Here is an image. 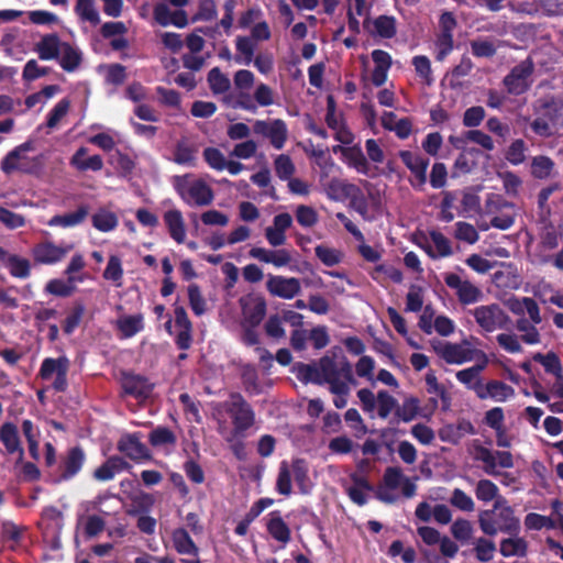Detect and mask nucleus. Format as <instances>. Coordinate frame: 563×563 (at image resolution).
Returning a JSON list of instances; mask_svg holds the SVG:
<instances>
[{
  "instance_id": "6e6552de",
  "label": "nucleus",
  "mask_w": 563,
  "mask_h": 563,
  "mask_svg": "<svg viewBox=\"0 0 563 563\" xmlns=\"http://www.w3.org/2000/svg\"><path fill=\"white\" fill-rule=\"evenodd\" d=\"M68 369L69 361L67 357H47L42 362L38 375L43 380L48 382L56 391H65Z\"/></svg>"
},
{
  "instance_id": "4468645a",
  "label": "nucleus",
  "mask_w": 563,
  "mask_h": 563,
  "mask_svg": "<svg viewBox=\"0 0 563 563\" xmlns=\"http://www.w3.org/2000/svg\"><path fill=\"white\" fill-rule=\"evenodd\" d=\"M33 150L31 142H25L13 151L9 152L1 162V169L5 174L13 172H26L30 168L31 162L27 157V153Z\"/></svg>"
},
{
  "instance_id": "393cba45",
  "label": "nucleus",
  "mask_w": 563,
  "mask_h": 563,
  "mask_svg": "<svg viewBox=\"0 0 563 563\" xmlns=\"http://www.w3.org/2000/svg\"><path fill=\"white\" fill-rule=\"evenodd\" d=\"M122 387L126 394L136 398H147L153 389V385L146 378L134 374L123 375Z\"/></svg>"
},
{
  "instance_id": "603ef678",
  "label": "nucleus",
  "mask_w": 563,
  "mask_h": 563,
  "mask_svg": "<svg viewBox=\"0 0 563 563\" xmlns=\"http://www.w3.org/2000/svg\"><path fill=\"white\" fill-rule=\"evenodd\" d=\"M76 14L91 25H98L101 21L95 0H77L75 5Z\"/></svg>"
},
{
  "instance_id": "6ab92c4d",
  "label": "nucleus",
  "mask_w": 563,
  "mask_h": 563,
  "mask_svg": "<svg viewBox=\"0 0 563 563\" xmlns=\"http://www.w3.org/2000/svg\"><path fill=\"white\" fill-rule=\"evenodd\" d=\"M118 449L136 462L151 457L148 449L141 442V439L136 434L123 435L118 443Z\"/></svg>"
},
{
  "instance_id": "a878e982",
  "label": "nucleus",
  "mask_w": 563,
  "mask_h": 563,
  "mask_svg": "<svg viewBox=\"0 0 563 563\" xmlns=\"http://www.w3.org/2000/svg\"><path fill=\"white\" fill-rule=\"evenodd\" d=\"M0 440L9 454L18 453L19 460L21 461L23 459L24 450L21 445L19 431L15 424L12 422L3 423L0 428Z\"/></svg>"
},
{
  "instance_id": "4d7b16f0",
  "label": "nucleus",
  "mask_w": 563,
  "mask_h": 563,
  "mask_svg": "<svg viewBox=\"0 0 563 563\" xmlns=\"http://www.w3.org/2000/svg\"><path fill=\"white\" fill-rule=\"evenodd\" d=\"M397 399L386 390L376 394V411L379 418L386 419L397 409Z\"/></svg>"
},
{
  "instance_id": "8fccbe9b",
  "label": "nucleus",
  "mask_w": 563,
  "mask_h": 563,
  "mask_svg": "<svg viewBox=\"0 0 563 563\" xmlns=\"http://www.w3.org/2000/svg\"><path fill=\"white\" fill-rule=\"evenodd\" d=\"M343 155H344L349 166L353 167L360 174L368 175L371 166H369V163H368L366 156L361 151V148H357V147L345 148L343 152Z\"/></svg>"
},
{
  "instance_id": "79ce46f5",
  "label": "nucleus",
  "mask_w": 563,
  "mask_h": 563,
  "mask_svg": "<svg viewBox=\"0 0 563 563\" xmlns=\"http://www.w3.org/2000/svg\"><path fill=\"white\" fill-rule=\"evenodd\" d=\"M325 121L328 126L334 131L335 139L339 142L343 144H349L352 142V133L344 126V124L341 121V118L335 113L331 100L328 113L325 115Z\"/></svg>"
},
{
  "instance_id": "6e6d98bb",
  "label": "nucleus",
  "mask_w": 563,
  "mask_h": 563,
  "mask_svg": "<svg viewBox=\"0 0 563 563\" xmlns=\"http://www.w3.org/2000/svg\"><path fill=\"white\" fill-rule=\"evenodd\" d=\"M500 553L505 558L523 556L527 553V542L517 536L504 539L500 542Z\"/></svg>"
},
{
  "instance_id": "ea45409f",
  "label": "nucleus",
  "mask_w": 563,
  "mask_h": 563,
  "mask_svg": "<svg viewBox=\"0 0 563 563\" xmlns=\"http://www.w3.org/2000/svg\"><path fill=\"white\" fill-rule=\"evenodd\" d=\"M173 161L178 165L195 167L197 165V148L186 141H180L173 152Z\"/></svg>"
},
{
  "instance_id": "49530a36",
  "label": "nucleus",
  "mask_w": 563,
  "mask_h": 563,
  "mask_svg": "<svg viewBox=\"0 0 563 563\" xmlns=\"http://www.w3.org/2000/svg\"><path fill=\"white\" fill-rule=\"evenodd\" d=\"M532 360L542 365L544 372L552 376H560L563 373V365L559 355L549 351L548 353H534Z\"/></svg>"
},
{
  "instance_id": "412c9836",
  "label": "nucleus",
  "mask_w": 563,
  "mask_h": 563,
  "mask_svg": "<svg viewBox=\"0 0 563 563\" xmlns=\"http://www.w3.org/2000/svg\"><path fill=\"white\" fill-rule=\"evenodd\" d=\"M475 433L473 423L468 420L462 419L454 424H446L439 431L441 441L451 444H457L466 435Z\"/></svg>"
},
{
  "instance_id": "a18cd8bd",
  "label": "nucleus",
  "mask_w": 563,
  "mask_h": 563,
  "mask_svg": "<svg viewBox=\"0 0 563 563\" xmlns=\"http://www.w3.org/2000/svg\"><path fill=\"white\" fill-rule=\"evenodd\" d=\"M297 377L303 382H310L318 385H322L323 371H322V358L314 364H302L299 363L295 366Z\"/></svg>"
},
{
  "instance_id": "774afa93",
  "label": "nucleus",
  "mask_w": 563,
  "mask_h": 563,
  "mask_svg": "<svg viewBox=\"0 0 563 563\" xmlns=\"http://www.w3.org/2000/svg\"><path fill=\"white\" fill-rule=\"evenodd\" d=\"M209 87L213 93H223L230 88L229 78L219 68H212L208 74Z\"/></svg>"
},
{
  "instance_id": "13d9d810",
  "label": "nucleus",
  "mask_w": 563,
  "mask_h": 563,
  "mask_svg": "<svg viewBox=\"0 0 563 563\" xmlns=\"http://www.w3.org/2000/svg\"><path fill=\"white\" fill-rule=\"evenodd\" d=\"M456 379L463 384L466 388L473 390L476 396L481 391L483 387L484 380L482 376L476 374V371H473L471 367L461 369L455 375Z\"/></svg>"
},
{
  "instance_id": "680f3d73",
  "label": "nucleus",
  "mask_w": 563,
  "mask_h": 563,
  "mask_svg": "<svg viewBox=\"0 0 563 563\" xmlns=\"http://www.w3.org/2000/svg\"><path fill=\"white\" fill-rule=\"evenodd\" d=\"M497 176L503 183V188L506 195L510 197H517L519 195L522 180L517 174L507 170L497 173Z\"/></svg>"
},
{
  "instance_id": "864d4df0",
  "label": "nucleus",
  "mask_w": 563,
  "mask_h": 563,
  "mask_svg": "<svg viewBox=\"0 0 563 563\" xmlns=\"http://www.w3.org/2000/svg\"><path fill=\"white\" fill-rule=\"evenodd\" d=\"M541 232H540V241L541 245L547 250H554L558 247L562 234L556 230V228L548 218L545 221H540Z\"/></svg>"
},
{
  "instance_id": "5fc2aeb1",
  "label": "nucleus",
  "mask_w": 563,
  "mask_h": 563,
  "mask_svg": "<svg viewBox=\"0 0 563 563\" xmlns=\"http://www.w3.org/2000/svg\"><path fill=\"white\" fill-rule=\"evenodd\" d=\"M496 342L501 350L509 354H519L523 351L521 339L514 332H500L496 335Z\"/></svg>"
},
{
  "instance_id": "f8f14e48",
  "label": "nucleus",
  "mask_w": 563,
  "mask_h": 563,
  "mask_svg": "<svg viewBox=\"0 0 563 563\" xmlns=\"http://www.w3.org/2000/svg\"><path fill=\"white\" fill-rule=\"evenodd\" d=\"M73 247V244L57 245L45 241L33 249V257L37 263L53 265L63 261Z\"/></svg>"
},
{
  "instance_id": "052dcab7",
  "label": "nucleus",
  "mask_w": 563,
  "mask_h": 563,
  "mask_svg": "<svg viewBox=\"0 0 563 563\" xmlns=\"http://www.w3.org/2000/svg\"><path fill=\"white\" fill-rule=\"evenodd\" d=\"M527 145L523 140L517 139L508 146L505 157L514 166L525 163L527 158Z\"/></svg>"
},
{
  "instance_id": "423d86ee",
  "label": "nucleus",
  "mask_w": 563,
  "mask_h": 563,
  "mask_svg": "<svg viewBox=\"0 0 563 563\" xmlns=\"http://www.w3.org/2000/svg\"><path fill=\"white\" fill-rule=\"evenodd\" d=\"M470 453L475 461L483 464V471L490 476L499 475L500 468L514 466V457L510 452L492 450L482 445L478 440L473 441Z\"/></svg>"
},
{
  "instance_id": "0e129e2a",
  "label": "nucleus",
  "mask_w": 563,
  "mask_h": 563,
  "mask_svg": "<svg viewBox=\"0 0 563 563\" xmlns=\"http://www.w3.org/2000/svg\"><path fill=\"white\" fill-rule=\"evenodd\" d=\"M151 444L156 448L173 446L176 443L175 434L167 428L159 427L150 433Z\"/></svg>"
},
{
  "instance_id": "09e8293b",
  "label": "nucleus",
  "mask_w": 563,
  "mask_h": 563,
  "mask_svg": "<svg viewBox=\"0 0 563 563\" xmlns=\"http://www.w3.org/2000/svg\"><path fill=\"white\" fill-rule=\"evenodd\" d=\"M536 325L526 318L516 321V329L520 332V339L523 343L537 345L541 342V334Z\"/></svg>"
},
{
  "instance_id": "aec40b11",
  "label": "nucleus",
  "mask_w": 563,
  "mask_h": 563,
  "mask_svg": "<svg viewBox=\"0 0 563 563\" xmlns=\"http://www.w3.org/2000/svg\"><path fill=\"white\" fill-rule=\"evenodd\" d=\"M363 27L373 36L390 38L396 34V20L389 15H379L373 20L365 19Z\"/></svg>"
},
{
  "instance_id": "338daca9",
  "label": "nucleus",
  "mask_w": 563,
  "mask_h": 563,
  "mask_svg": "<svg viewBox=\"0 0 563 563\" xmlns=\"http://www.w3.org/2000/svg\"><path fill=\"white\" fill-rule=\"evenodd\" d=\"M123 277V268L121 264V260L117 255H111L109 257L107 267L103 272V278L107 280H111L115 286L122 285Z\"/></svg>"
},
{
  "instance_id": "72a5a7b5",
  "label": "nucleus",
  "mask_w": 563,
  "mask_h": 563,
  "mask_svg": "<svg viewBox=\"0 0 563 563\" xmlns=\"http://www.w3.org/2000/svg\"><path fill=\"white\" fill-rule=\"evenodd\" d=\"M397 418L404 422H410L415 420L417 417H429L422 411L420 406V400L417 397L409 396L402 400L400 406H397L395 411Z\"/></svg>"
},
{
  "instance_id": "20e7f679",
  "label": "nucleus",
  "mask_w": 563,
  "mask_h": 563,
  "mask_svg": "<svg viewBox=\"0 0 563 563\" xmlns=\"http://www.w3.org/2000/svg\"><path fill=\"white\" fill-rule=\"evenodd\" d=\"M173 185L180 198L191 207L208 206L213 201L211 187L203 180L191 175L175 176Z\"/></svg>"
},
{
  "instance_id": "f257e3e1",
  "label": "nucleus",
  "mask_w": 563,
  "mask_h": 563,
  "mask_svg": "<svg viewBox=\"0 0 563 563\" xmlns=\"http://www.w3.org/2000/svg\"><path fill=\"white\" fill-rule=\"evenodd\" d=\"M218 417V431L229 442L235 434L245 431L254 423V412L240 394H231L229 399L214 407Z\"/></svg>"
},
{
  "instance_id": "4be33fe9",
  "label": "nucleus",
  "mask_w": 563,
  "mask_h": 563,
  "mask_svg": "<svg viewBox=\"0 0 563 563\" xmlns=\"http://www.w3.org/2000/svg\"><path fill=\"white\" fill-rule=\"evenodd\" d=\"M163 219L170 238L178 244L185 243L187 230L181 211L169 209L164 213Z\"/></svg>"
},
{
  "instance_id": "69168bd1",
  "label": "nucleus",
  "mask_w": 563,
  "mask_h": 563,
  "mask_svg": "<svg viewBox=\"0 0 563 563\" xmlns=\"http://www.w3.org/2000/svg\"><path fill=\"white\" fill-rule=\"evenodd\" d=\"M297 222L303 228H312L319 221L317 210L310 206L299 205L295 210Z\"/></svg>"
},
{
  "instance_id": "9b49d317",
  "label": "nucleus",
  "mask_w": 563,
  "mask_h": 563,
  "mask_svg": "<svg viewBox=\"0 0 563 563\" xmlns=\"http://www.w3.org/2000/svg\"><path fill=\"white\" fill-rule=\"evenodd\" d=\"M240 305L243 314L242 325L257 327L266 313L264 298L257 294H249L240 298Z\"/></svg>"
},
{
  "instance_id": "e433bc0d",
  "label": "nucleus",
  "mask_w": 563,
  "mask_h": 563,
  "mask_svg": "<svg viewBox=\"0 0 563 563\" xmlns=\"http://www.w3.org/2000/svg\"><path fill=\"white\" fill-rule=\"evenodd\" d=\"M172 541L175 550L179 554L197 556L199 549L189 536L186 529L177 528L172 532Z\"/></svg>"
},
{
  "instance_id": "bf43d9fd",
  "label": "nucleus",
  "mask_w": 563,
  "mask_h": 563,
  "mask_svg": "<svg viewBox=\"0 0 563 563\" xmlns=\"http://www.w3.org/2000/svg\"><path fill=\"white\" fill-rule=\"evenodd\" d=\"M350 207L354 209L364 220L369 221L368 203L360 187L354 185V190L349 194Z\"/></svg>"
},
{
  "instance_id": "4c0bfd02",
  "label": "nucleus",
  "mask_w": 563,
  "mask_h": 563,
  "mask_svg": "<svg viewBox=\"0 0 563 563\" xmlns=\"http://www.w3.org/2000/svg\"><path fill=\"white\" fill-rule=\"evenodd\" d=\"M267 530L276 541L283 544L288 543L290 540V529L277 511L269 514Z\"/></svg>"
},
{
  "instance_id": "7c9ffc66",
  "label": "nucleus",
  "mask_w": 563,
  "mask_h": 563,
  "mask_svg": "<svg viewBox=\"0 0 563 563\" xmlns=\"http://www.w3.org/2000/svg\"><path fill=\"white\" fill-rule=\"evenodd\" d=\"M530 175L534 179H549L556 175L554 161L547 155H536L530 159Z\"/></svg>"
},
{
  "instance_id": "7ed1b4c3",
  "label": "nucleus",
  "mask_w": 563,
  "mask_h": 563,
  "mask_svg": "<svg viewBox=\"0 0 563 563\" xmlns=\"http://www.w3.org/2000/svg\"><path fill=\"white\" fill-rule=\"evenodd\" d=\"M478 523L487 536H496L498 532L518 534L520 520L505 498H498L492 509L478 515Z\"/></svg>"
},
{
  "instance_id": "5701e85b",
  "label": "nucleus",
  "mask_w": 563,
  "mask_h": 563,
  "mask_svg": "<svg viewBox=\"0 0 563 563\" xmlns=\"http://www.w3.org/2000/svg\"><path fill=\"white\" fill-rule=\"evenodd\" d=\"M320 184L327 197L333 201L346 200L351 190H354V184L339 178L327 180L324 174L320 177Z\"/></svg>"
},
{
  "instance_id": "a211bd4d",
  "label": "nucleus",
  "mask_w": 563,
  "mask_h": 563,
  "mask_svg": "<svg viewBox=\"0 0 563 563\" xmlns=\"http://www.w3.org/2000/svg\"><path fill=\"white\" fill-rule=\"evenodd\" d=\"M516 395L514 387L503 380L490 379L483 384L478 398L482 400L490 399L495 402H506Z\"/></svg>"
},
{
  "instance_id": "c03bdc74",
  "label": "nucleus",
  "mask_w": 563,
  "mask_h": 563,
  "mask_svg": "<svg viewBox=\"0 0 563 563\" xmlns=\"http://www.w3.org/2000/svg\"><path fill=\"white\" fill-rule=\"evenodd\" d=\"M84 461L85 454L81 449H70L64 462V470L60 475V479L66 481L75 476L81 470Z\"/></svg>"
},
{
  "instance_id": "2eb2a0df",
  "label": "nucleus",
  "mask_w": 563,
  "mask_h": 563,
  "mask_svg": "<svg viewBox=\"0 0 563 563\" xmlns=\"http://www.w3.org/2000/svg\"><path fill=\"white\" fill-rule=\"evenodd\" d=\"M292 225V218L287 212L278 213L274 217L272 225L265 229V238L273 247L282 246L286 243V232Z\"/></svg>"
},
{
  "instance_id": "2f4dec72",
  "label": "nucleus",
  "mask_w": 563,
  "mask_h": 563,
  "mask_svg": "<svg viewBox=\"0 0 563 563\" xmlns=\"http://www.w3.org/2000/svg\"><path fill=\"white\" fill-rule=\"evenodd\" d=\"M89 213L88 207L81 206L76 211L56 214L47 221L49 227H60L64 229L74 228L85 221Z\"/></svg>"
},
{
  "instance_id": "3c124183",
  "label": "nucleus",
  "mask_w": 563,
  "mask_h": 563,
  "mask_svg": "<svg viewBox=\"0 0 563 563\" xmlns=\"http://www.w3.org/2000/svg\"><path fill=\"white\" fill-rule=\"evenodd\" d=\"M475 496L479 501L489 503L496 501L498 498H504L499 495L498 486L490 479H479L474 489Z\"/></svg>"
},
{
  "instance_id": "c85d7f7f",
  "label": "nucleus",
  "mask_w": 563,
  "mask_h": 563,
  "mask_svg": "<svg viewBox=\"0 0 563 563\" xmlns=\"http://www.w3.org/2000/svg\"><path fill=\"white\" fill-rule=\"evenodd\" d=\"M120 335L124 339L132 338L144 328L143 316L137 314H121L114 322Z\"/></svg>"
},
{
  "instance_id": "cd10ccee",
  "label": "nucleus",
  "mask_w": 563,
  "mask_h": 563,
  "mask_svg": "<svg viewBox=\"0 0 563 563\" xmlns=\"http://www.w3.org/2000/svg\"><path fill=\"white\" fill-rule=\"evenodd\" d=\"M63 43L56 34H46L36 43L34 51L42 60L56 59Z\"/></svg>"
},
{
  "instance_id": "1a4fd4ad",
  "label": "nucleus",
  "mask_w": 563,
  "mask_h": 563,
  "mask_svg": "<svg viewBox=\"0 0 563 563\" xmlns=\"http://www.w3.org/2000/svg\"><path fill=\"white\" fill-rule=\"evenodd\" d=\"M534 65L530 58L520 62L504 78V85L511 95H521L527 91L531 85V75Z\"/></svg>"
},
{
  "instance_id": "c9c22d12",
  "label": "nucleus",
  "mask_w": 563,
  "mask_h": 563,
  "mask_svg": "<svg viewBox=\"0 0 563 563\" xmlns=\"http://www.w3.org/2000/svg\"><path fill=\"white\" fill-rule=\"evenodd\" d=\"M128 463L119 456L109 457L102 465L93 472V477L100 482L112 479L118 473L124 470Z\"/></svg>"
},
{
  "instance_id": "e2e57ef3",
  "label": "nucleus",
  "mask_w": 563,
  "mask_h": 563,
  "mask_svg": "<svg viewBox=\"0 0 563 563\" xmlns=\"http://www.w3.org/2000/svg\"><path fill=\"white\" fill-rule=\"evenodd\" d=\"M4 267L9 269L13 277L26 278L30 276V261L18 255L12 254Z\"/></svg>"
},
{
  "instance_id": "b1692460",
  "label": "nucleus",
  "mask_w": 563,
  "mask_h": 563,
  "mask_svg": "<svg viewBox=\"0 0 563 563\" xmlns=\"http://www.w3.org/2000/svg\"><path fill=\"white\" fill-rule=\"evenodd\" d=\"M372 58L375 67L372 71V82L376 87L383 86L388 77V71L391 67V56L383 49H374Z\"/></svg>"
},
{
  "instance_id": "58836bf2",
  "label": "nucleus",
  "mask_w": 563,
  "mask_h": 563,
  "mask_svg": "<svg viewBox=\"0 0 563 563\" xmlns=\"http://www.w3.org/2000/svg\"><path fill=\"white\" fill-rule=\"evenodd\" d=\"M91 223L96 230L106 233L113 231L118 227L119 219L113 211L107 208H99L91 216Z\"/></svg>"
},
{
  "instance_id": "f03ea898",
  "label": "nucleus",
  "mask_w": 563,
  "mask_h": 563,
  "mask_svg": "<svg viewBox=\"0 0 563 563\" xmlns=\"http://www.w3.org/2000/svg\"><path fill=\"white\" fill-rule=\"evenodd\" d=\"M323 380L329 390L334 395L333 404L338 409L347 405L351 393V386L356 385V379L352 373V366L346 360L335 362L329 356L322 357Z\"/></svg>"
},
{
  "instance_id": "a19ab883",
  "label": "nucleus",
  "mask_w": 563,
  "mask_h": 563,
  "mask_svg": "<svg viewBox=\"0 0 563 563\" xmlns=\"http://www.w3.org/2000/svg\"><path fill=\"white\" fill-rule=\"evenodd\" d=\"M353 484L347 488L350 498L357 505L363 506L367 501V496L372 492L368 481L360 475L352 476Z\"/></svg>"
},
{
  "instance_id": "39448f33",
  "label": "nucleus",
  "mask_w": 563,
  "mask_h": 563,
  "mask_svg": "<svg viewBox=\"0 0 563 563\" xmlns=\"http://www.w3.org/2000/svg\"><path fill=\"white\" fill-rule=\"evenodd\" d=\"M470 314L484 333L506 330L511 323L510 316L496 302L479 305L470 310Z\"/></svg>"
},
{
  "instance_id": "9d476101",
  "label": "nucleus",
  "mask_w": 563,
  "mask_h": 563,
  "mask_svg": "<svg viewBox=\"0 0 563 563\" xmlns=\"http://www.w3.org/2000/svg\"><path fill=\"white\" fill-rule=\"evenodd\" d=\"M253 132L268 139L276 150L284 147L288 136L286 123L280 119L256 120L253 124Z\"/></svg>"
},
{
  "instance_id": "dca6fc26",
  "label": "nucleus",
  "mask_w": 563,
  "mask_h": 563,
  "mask_svg": "<svg viewBox=\"0 0 563 563\" xmlns=\"http://www.w3.org/2000/svg\"><path fill=\"white\" fill-rule=\"evenodd\" d=\"M399 157L413 176L412 186H423L427 181L429 159L411 151H400Z\"/></svg>"
},
{
  "instance_id": "ddd939ff",
  "label": "nucleus",
  "mask_w": 563,
  "mask_h": 563,
  "mask_svg": "<svg viewBox=\"0 0 563 563\" xmlns=\"http://www.w3.org/2000/svg\"><path fill=\"white\" fill-rule=\"evenodd\" d=\"M154 20L161 26H175L184 29L188 25L189 20L185 10L172 9L166 2L157 3L153 10Z\"/></svg>"
},
{
  "instance_id": "473e14b6",
  "label": "nucleus",
  "mask_w": 563,
  "mask_h": 563,
  "mask_svg": "<svg viewBox=\"0 0 563 563\" xmlns=\"http://www.w3.org/2000/svg\"><path fill=\"white\" fill-rule=\"evenodd\" d=\"M423 249L432 258L446 257L452 254L450 241L440 232H430V242Z\"/></svg>"
},
{
  "instance_id": "f3484780",
  "label": "nucleus",
  "mask_w": 563,
  "mask_h": 563,
  "mask_svg": "<svg viewBox=\"0 0 563 563\" xmlns=\"http://www.w3.org/2000/svg\"><path fill=\"white\" fill-rule=\"evenodd\" d=\"M266 286L273 296L284 299H291L301 290L300 282L295 277L269 276Z\"/></svg>"
},
{
  "instance_id": "c756f323",
  "label": "nucleus",
  "mask_w": 563,
  "mask_h": 563,
  "mask_svg": "<svg viewBox=\"0 0 563 563\" xmlns=\"http://www.w3.org/2000/svg\"><path fill=\"white\" fill-rule=\"evenodd\" d=\"M369 4L366 0H347V16H349V29L355 33L361 31L360 19L363 18V22L368 18Z\"/></svg>"
},
{
  "instance_id": "37998d69",
  "label": "nucleus",
  "mask_w": 563,
  "mask_h": 563,
  "mask_svg": "<svg viewBox=\"0 0 563 563\" xmlns=\"http://www.w3.org/2000/svg\"><path fill=\"white\" fill-rule=\"evenodd\" d=\"M236 55L235 63L240 65H250L254 58L256 44L253 38L247 36H238L235 38Z\"/></svg>"
},
{
  "instance_id": "f704fd0d",
  "label": "nucleus",
  "mask_w": 563,
  "mask_h": 563,
  "mask_svg": "<svg viewBox=\"0 0 563 563\" xmlns=\"http://www.w3.org/2000/svg\"><path fill=\"white\" fill-rule=\"evenodd\" d=\"M525 526L529 530H541L543 528L563 530V516L558 514L555 517H545L536 512L528 514L525 518Z\"/></svg>"
},
{
  "instance_id": "0eeeda50",
  "label": "nucleus",
  "mask_w": 563,
  "mask_h": 563,
  "mask_svg": "<svg viewBox=\"0 0 563 563\" xmlns=\"http://www.w3.org/2000/svg\"><path fill=\"white\" fill-rule=\"evenodd\" d=\"M472 341L477 342V339L472 336L459 343L439 342L433 345V349L437 355L448 364L461 365L475 360V347Z\"/></svg>"
},
{
  "instance_id": "de8ad7c7",
  "label": "nucleus",
  "mask_w": 563,
  "mask_h": 563,
  "mask_svg": "<svg viewBox=\"0 0 563 563\" xmlns=\"http://www.w3.org/2000/svg\"><path fill=\"white\" fill-rule=\"evenodd\" d=\"M58 58L64 70L74 71L81 62V54L77 48L64 42Z\"/></svg>"
},
{
  "instance_id": "bb28decb",
  "label": "nucleus",
  "mask_w": 563,
  "mask_h": 563,
  "mask_svg": "<svg viewBox=\"0 0 563 563\" xmlns=\"http://www.w3.org/2000/svg\"><path fill=\"white\" fill-rule=\"evenodd\" d=\"M70 165L79 172H98L102 169L103 161L100 155L88 156V148L82 146L71 156Z\"/></svg>"
}]
</instances>
